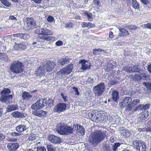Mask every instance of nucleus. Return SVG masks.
Instances as JSON below:
<instances>
[{"mask_svg":"<svg viewBox=\"0 0 151 151\" xmlns=\"http://www.w3.org/2000/svg\"><path fill=\"white\" fill-rule=\"evenodd\" d=\"M149 76V75H147L146 73L145 72L135 75V78L137 80H139L141 79L146 80Z\"/></svg>","mask_w":151,"mask_h":151,"instance_id":"a211bd4d","label":"nucleus"},{"mask_svg":"<svg viewBox=\"0 0 151 151\" xmlns=\"http://www.w3.org/2000/svg\"><path fill=\"white\" fill-rule=\"evenodd\" d=\"M59 64L61 65H64L65 64L64 58H60L58 61Z\"/></svg>","mask_w":151,"mask_h":151,"instance_id":"6e6d98bb","label":"nucleus"},{"mask_svg":"<svg viewBox=\"0 0 151 151\" xmlns=\"http://www.w3.org/2000/svg\"><path fill=\"white\" fill-rule=\"evenodd\" d=\"M64 58V62L65 63H65H67L70 62V59L69 58L67 57V58L65 57V58Z\"/></svg>","mask_w":151,"mask_h":151,"instance_id":"338daca9","label":"nucleus"},{"mask_svg":"<svg viewBox=\"0 0 151 151\" xmlns=\"http://www.w3.org/2000/svg\"><path fill=\"white\" fill-rule=\"evenodd\" d=\"M143 109L144 110L147 109H149L150 108V105L148 104H147L145 105H143Z\"/></svg>","mask_w":151,"mask_h":151,"instance_id":"69168bd1","label":"nucleus"},{"mask_svg":"<svg viewBox=\"0 0 151 151\" xmlns=\"http://www.w3.org/2000/svg\"><path fill=\"white\" fill-rule=\"evenodd\" d=\"M11 92L10 90L8 88H4L2 90L1 93V95H7L10 93Z\"/></svg>","mask_w":151,"mask_h":151,"instance_id":"473e14b6","label":"nucleus"},{"mask_svg":"<svg viewBox=\"0 0 151 151\" xmlns=\"http://www.w3.org/2000/svg\"><path fill=\"white\" fill-rule=\"evenodd\" d=\"M106 116L104 115L101 114V113H98L96 116L95 122L97 123L103 122L105 121Z\"/></svg>","mask_w":151,"mask_h":151,"instance_id":"aec40b11","label":"nucleus"},{"mask_svg":"<svg viewBox=\"0 0 151 151\" xmlns=\"http://www.w3.org/2000/svg\"><path fill=\"white\" fill-rule=\"evenodd\" d=\"M106 130L102 131L97 130L91 133L89 136L88 141L94 146H96L106 137Z\"/></svg>","mask_w":151,"mask_h":151,"instance_id":"f257e3e1","label":"nucleus"},{"mask_svg":"<svg viewBox=\"0 0 151 151\" xmlns=\"http://www.w3.org/2000/svg\"><path fill=\"white\" fill-rule=\"evenodd\" d=\"M1 3L5 6L8 7L11 4L6 0H0Z\"/></svg>","mask_w":151,"mask_h":151,"instance_id":"37998d69","label":"nucleus"},{"mask_svg":"<svg viewBox=\"0 0 151 151\" xmlns=\"http://www.w3.org/2000/svg\"><path fill=\"white\" fill-rule=\"evenodd\" d=\"M43 43L39 42H34L33 43V45L34 47H37V48L41 47L40 46H42Z\"/></svg>","mask_w":151,"mask_h":151,"instance_id":"c03bdc74","label":"nucleus"},{"mask_svg":"<svg viewBox=\"0 0 151 151\" xmlns=\"http://www.w3.org/2000/svg\"><path fill=\"white\" fill-rule=\"evenodd\" d=\"M18 108L17 104H12L9 105L7 108L6 111L8 112H10L12 111L17 110Z\"/></svg>","mask_w":151,"mask_h":151,"instance_id":"393cba45","label":"nucleus"},{"mask_svg":"<svg viewBox=\"0 0 151 151\" xmlns=\"http://www.w3.org/2000/svg\"><path fill=\"white\" fill-rule=\"evenodd\" d=\"M67 107V105L65 103H59L55 107L54 111L55 112L60 113L65 111Z\"/></svg>","mask_w":151,"mask_h":151,"instance_id":"9d476101","label":"nucleus"},{"mask_svg":"<svg viewBox=\"0 0 151 151\" xmlns=\"http://www.w3.org/2000/svg\"><path fill=\"white\" fill-rule=\"evenodd\" d=\"M73 68V64H70L64 68L61 69L60 71H58L57 73V74L59 76L60 75H65L69 74L72 71Z\"/></svg>","mask_w":151,"mask_h":151,"instance_id":"1a4fd4ad","label":"nucleus"},{"mask_svg":"<svg viewBox=\"0 0 151 151\" xmlns=\"http://www.w3.org/2000/svg\"><path fill=\"white\" fill-rule=\"evenodd\" d=\"M26 48V46L23 43H18L14 46V50H19L21 49L24 50Z\"/></svg>","mask_w":151,"mask_h":151,"instance_id":"b1692460","label":"nucleus"},{"mask_svg":"<svg viewBox=\"0 0 151 151\" xmlns=\"http://www.w3.org/2000/svg\"><path fill=\"white\" fill-rule=\"evenodd\" d=\"M13 36L15 37H18L21 39L27 40L30 37L29 35L27 33H19L15 34L13 35Z\"/></svg>","mask_w":151,"mask_h":151,"instance_id":"6ab92c4d","label":"nucleus"},{"mask_svg":"<svg viewBox=\"0 0 151 151\" xmlns=\"http://www.w3.org/2000/svg\"><path fill=\"white\" fill-rule=\"evenodd\" d=\"M36 151H47L46 148L44 147H39L37 148Z\"/></svg>","mask_w":151,"mask_h":151,"instance_id":"3c124183","label":"nucleus"},{"mask_svg":"<svg viewBox=\"0 0 151 151\" xmlns=\"http://www.w3.org/2000/svg\"><path fill=\"white\" fill-rule=\"evenodd\" d=\"M72 88L74 90V91L76 92L75 94L77 95H79V93L78 91V89L75 87Z\"/></svg>","mask_w":151,"mask_h":151,"instance_id":"13d9d810","label":"nucleus"},{"mask_svg":"<svg viewBox=\"0 0 151 151\" xmlns=\"http://www.w3.org/2000/svg\"><path fill=\"white\" fill-rule=\"evenodd\" d=\"M33 114L41 118L44 117L46 116L47 112L41 109H37L32 111Z\"/></svg>","mask_w":151,"mask_h":151,"instance_id":"ddd939ff","label":"nucleus"},{"mask_svg":"<svg viewBox=\"0 0 151 151\" xmlns=\"http://www.w3.org/2000/svg\"><path fill=\"white\" fill-rule=\"evenodd\" d=\"M5 135L1 133H0V142L4 141L5 138Z\"/></svg>","mask_w":151,"mask_h":151,"instance_id":"864d4df0","label":"nucleus"},{"mask_svg":"<svg viewBox=\"0 0 151 151\" xmlns=\"http://www.w3.org/2000/svg\"><path fill=\"white\" fill-rule=\"evenodd\" d=\"M123 134V135L127 137H128L130 136V134L129 132L127 130H124L122 131Z\"/></svg>","mask_w":151,"mask_h":151,"instance_id":"09e8293b","label":"nucleus"},{"mask_svg":"<svg viewBox=\"0 0 151 151\" xmlns=\"http://www.w3.org/2000/svg\"><path fill=\"white\" fill-rule=\"evenodd\" d=\"M111 99L114 101L117 102L119 99V92L116 91H113L111 94Z\"/></svg>","mask_w":151,"mask_h":151,"instance_id":"4be33fe9","label":"nucleus"},{"mask_svg":"<svg viewBox=\"0 0 151 151\" xmlns=\"http://www.w3.org/2000/svg\"><path fill=\"white\" fill-rule=\"evenodd\" d=\"M0 59L2 60L7 61L8 59V58L6 55L5 54H3L0 53Z\"/></svg>","mask_w":151,"mask_h":151,"instance_id":"58836bf2","label":"nucleus"},{"mask_svg":"<svg viewBox=\"0 0 151 151\" xmlns=\"http://www.w3.org/2000/svg\"><path fill=\"white\" fill-rule=\"evenodd\" d=\"M141 2L145 5H148L149 4V0H140Z\"/></svg>","mask_w":151,"mask_h":151,"instance_id":"052dcab7","label":"nucleus"},{"mask_svg":"<svg viewBox=\"0 0 151 151\" xmlns=\"http://www.w3.org/2000/svg\"><path fill=\"white\" fill-rule=\"evenodd\" d=\"M23 67L22 63L17 60L11 63L10 69L11 71L13 73H19L23 71Z\"/></svg>","mask_w":151,"mask_h":151,"instance_id":"7ed1b4c3","label":"nucleus"},{"mask_svg":"<svg viewBox=\"0 0 151 151\" xmlns=\"http://www.w3.org/2000/svg\"><path fill=\"white\" fill-rule=\"evenodd\" d=\"M32 96L29 92L24 91L22 94V98L24 100H29Z\"/></svg>","mask_w":151,"mask_h":151,"instance_id":"cd10ccee","label":"nucleus"},{"mask_svg":"<svg viewBox=\"0 0 151 151\" xmlns=\"http://www.w3.org/2000/svg\"><path fill=\"white\" fill-rule=\"evenodd\" d=\"M82 14L84 16L87 17L88 21H92V14L91 13L87 11L83 10L82 11Z\"/></svg>","mask_w":151,"mask_h":151,"instance_id":"a878e982","label":"nucleus"},{"mask_svg":"<svg viewBox=\"0 0 151 151\" xmlns=\"http://www.w3.org/2000/svg\"><path fill=\"white\" fill-rule=\"evenodd\" d=\"M103 149L104 151H110V147L107 144H105L103 145Z\"/></svg>","mask_w":151,"mask_h":151,"instance_id":"a19ab883","label":"nucleus"},{"mask_svg":"<svg viewBox=\"0 0 151 151\" xmlns=\"http://www.w3.org/2000/svg\"><path fill=\"white\" fill-rule=\"evenodd\" d=\"M74 26L73 24L71 22H69L66 23L65 26V28H73Z\"/></svg>","mask_w":151,"mask_h":151,"instance_id":"de8ad7c7","label":"nucleus"},{"mask_svg":"<svg viewBox=\"0 0 151 151\" xmlns=\"http://www.w3.org/2000/svg\"><path fill=\"white\" fill-rule=\"evenodd\" d=\"M55 64L49 61H45L36 70V74L37 76H44L47 72L51 71L54 68Z\"/></svg>","mask_w":151,"mask_h":151,"instance_id":"f03ea898","label":"nucleus"},{"mask_svg":"<svg viewBox=\"0 0 151 151\" xmlns=\"http://www.w3.org/2000/svg\"><path fill=\"white\" fill-rule=\"evenodd\" d=\"M79 63L81 64V69L83 70L89 69L91 66L89 62L86 61L84 60H81L79 62Z\"/></svg>","mask_w":151,"mask_h":151,"instance_id":"2eb2a0df","label":"nucleus"},{"mask_svg":"<svg viewBox=\"0 0 151 151\" xmlns=\"http://www.w3.org/2000/svg\"><path fill=\"white\" fill-rule=\"evenodd\" d=\"M35 33L39 35L40 38L46 40H48V38L45 35H51L53 34L51 31L46 28L36 29L35 31Z\"/></svg>","mask_w":151,"mask_h":151,"instance_id":"20e7f679","label":"nucleus"},{"mask_svg":"<svg viewBox=\"0 0 151 151\" xmlns=\"http://www.w3.org/2000/svg\"><path fill=\"white\" fill-rule=\"evenodd\" d=\"M121 143L119 142L115 143L114 145L113 146V150L114 151H116L117 149V148L121 145Z\"/></svg>","mask_w":151,"mask_h":151,"instance_id":"a18cd8bd","label":"nucleus"},{"mask_svg":"<svg viewBox=\"0 0 151 151\" xmlns=\"http://www.w3.org/2000/svg\"><path fill=\"white\" fill-rule=\"evenodd\" d=\"M76 132L78 134L83 135L84 134L85 129L82 126L79 125L78 131H77Z\"/></svg>","mask_w":151,"mask_h":151,"instance_id":"c756f323","label":"nucleus"},{"mask_svg":"<svg viewBox=\"0 0 151 151\" xmlns=\"http://www.w3.org/2000/svg\"><path fill=\"white\" fill-rule=\"evenodd\" d=\"M143 84L147 89L151 90V83L144 82Z\"/></svg>","mask_w":151,"mask_h":151,"instance_id":"79ce46f5","label":"nucleus"},{"mask_svg":"<svg viewBox=\"0 0 151 151\" xmlns=\"http://www.w3.org/2000/svg\"><path fill=\"white\" fill-rule=\"evenodd\" d=\"M19 147V144L16 142L9 143L8 144L7 148L10 151H15L17 150Z\"/></svg>","mask_w":151,"mask_h":151,"instance_id":"dca6fc26","label":"nucleus"},{"mask_svg":"<svg viewBox=\"0 0 151 151\" xmlns=\"http://www.w3.org/2000/svg\"><path fill=\"white\" fill-rule=\"evenodd\" d=\"M81 26L83 28L87 27L89 28L94 27L95 25L94 24H93L90 22H83L81 23Z\"/></svg>","mask_w":151,"mask_h":151,"instance_id":"bb28decb","label":"nucleus"},{"mask_svg":"<svg viewBox=\"0 0 151 151\" xmlns=\"http://www.w3.org/2000/svg\"><path fill=\"white\" fill-rule=\"evenodd\" d=\"M47 21L50 22H52L55 21L54 18L51 16H49L47 18Z\"/></svg>","mask_w":151,"mask_h":151,"instance_id":"603ef678","label":"nucleus"},{"mask_svg":"<svg viewBox=\"0 0 151 151\" xmlns=\"http://www.w3.org/2000/svg\"><path fill=\"white\" fill-rule=\"evenodd\" d=\"M105 89V86L104 83H100L93 87V92L96 96H100L104 91Z\"/></svg>","mask_w":151,"mask_h":151,"instance_id":"0eeeda50","label":"nucleus"},{"mask_svg":"<svg viewBox=\"0 0 151 151\" xmlns=\"http://www.w3.org/2000/svg\"><path fill=\"white\" fill-rule=\"evenodd\" d=\"M27 129L26 125L24 122H22L20 125H19L16 127V130L19 133H21L26 131Z\"/></svg>","mask_w":151,"mask_h":151,"instance_id":"f3484780","label":"nucleus"},{"mask_svg":"<svg viewBox=\"0 0 151 151\" xmlns=\"http://www.w3.org/2000/svg\"><path fill=\"white\" fill-rule=\"evenodd\" d=\"M132 100V99L130 97H125L123 98L121 102V104L122 107H129V105Z\"/></svg>","mask_w":151,"mask_h":151,"instance_id":"f8f14e48","label":"nucleus"},{"mask_svg":"<svg viewBox=\"0 0 151 151\" xmlns=\"http://www.w3.org/2000/svg\"><path fill=\"white\" fill-rule=\"evenodd\" d=\"M96 49H94L93 50V55H98L99 54V52L97 51H96Z\"/></svg>","mask_w":151,"mask_h":151,"instance_id":"774afa93","label":"nucleus"},{"mask_svg":"<svg viewBox=\"0 0 151 151\" xmlns=\"http://www.w3.org/2000/svg\"><path fill=\"white\" fill-rule=\"evenodd\" d=\"M133 110L135 111H137V110L139 111V110L141 111V110L142 111L144 110V109H143V105H139L137 107L134 108Z\"/></svg>","mask_w":151,"mask_h":151,"instance_id":"ea45409f","label":"nucleus"},{"mask_svg":"<svg viewBox=\"0 0 151 151\" xmlns=\"http://www.w3.org/2000/svg\"><path fill=\"white\" fill-rule=\"evenodd\" d=\"M63 42L60 40L58 41L55 43L56 45L57 46H61L63 45Z\"/></svg>","mask_w":151,"mask_h":151,"instance_id":"bf43d9fd","label":"nucleus"},{"mask_svg":"<svg viewBox=\"0 0 151 151\" xmlns=\"http://www.w3.org/2000/svg\"><path fill=\"white\" fill-rule=\"evenodd\" d=\"M47 139L50 142L55 144L59 143L61 139L60 137L53 134L48 135Z\"/></svg>","mask_w":151,"mask_h":151,"instance_id":"9b49d317","label":"nucleus"},{"mask_svg":"<svg viewBox=\"0 0 151 151\" xmlns=\"http://www.w3.org/2000/svg\"><path fill=\"white\" fill-rule=\"evenodd\" d=\"M132 145L133 147L137 150L140 145L139 141H138L137 140L134 141L132 142Z\"/></svg>","mask_w":151,"mask_h":151,"instance_id":"4c0bfd02","label":"nucleus"},{"mask_svg":"<svg viewBox=\"0 0 151 151\" xmlns=\"http://www.w3.org/2000/svg\"><path fill=\"white\" fill-rule=\"evenodd\" d=\"M60 95L64 100V101L66 102L67 101V96L66 95H65L63 93H61Z\"/></svg>","mask_w":151,"mask_h":151,"instance_id":"4d7b16f0","label":"nucleus"},{"mask_svg":"<svg viewBox=\"0 0 151 151\" xmlns=\"http://www.w3.org/2000/svg\"><path fill=\"white\" fill-rule=\"evenodd\" d=\"M148 113V112L147 111H145L144 112L143 111L140 114V118L143 120L146 119L147 117Z\"/></svg>","mask_w":151,"mask_h":151,"instance_id":"f704fd0d","label":"nucleus"},{"mask_svg":"<svg viewBox=\"0 0 151 151\" xmlns=\"http://www.w3.org/2000/svg\"><path fill=\"white\" fill-rule=\"evenodd\" d=\"M146 147L145 144L144 142H141L140 145L137 150L139 151H146Z\"/></svg>","mask_w":151,"mask_h":151,"instance_id":"7c9ffc66","label":"nucleus"},{"mask_svg":"<svg viewBox=\"0 0 151 151\" xmlns=\"http://www.w3.org/2000/svg\"><path fill=\"white\" fill-rule=\"evenodd\" d=\"M96 111H92L88 113V118L93 121H95L96 116L95 114Z\"/></svg>","mask_w":151,"mask_h":151,"instance_id":"c85d7f7f","label":"nucleus"},{"mask_svg":"<svg viewBox=\"0 0 151 151\" xmlns=\"http://www.w3.org/2000/svg\"><path fill=\"white\" fill-rule=\"evenodd\" d=\"M72 128L73 129V130L74 129H75V130L77 131L79 129V126H78V125L77 124L74 125L73 126V128Z\"/></svg>","mask_w":151,"mask_h":151,"instance_id":"e2e57ef3","label":"nucleus"},{"mask_svg":"<svg viewBox=\"0 0 151 151\" xmlns=\"http://www.w3.org/2000/svg\"><path fill=\"white\" fill-rule=\"evenodd\" d=\"M54 101L52 99H49L48 101V106L51 107L53 105Z\"/></svg>","mask_w":151,"mask_h":151,"instance_id":"8fccbe9b","label":"nucleus"},{"mask_svg":"<svg viewBox=\"0 0 151 151\" xmlns=\"http://www.w3.org/2000/svg\"><path fill=\"white\" fill-rule=\"evenodd\" d=\"M20 133L13 132L11 133V135L14 136H17L19 135Z\"/></svg>","mask_w":151,"mask_h":151,"instance_id":"0e129e2a","label":"nucleus"},{"mask_svg":"<svg viewBox=\"0 0 151 151\" xmlns=\"http://www.w3.org/2000/svg\"><path fill=\"white\" fill-rule=\"evenodd\" d=\"M48 151H55V147L51 144L49 143L46 146Z\"/></svg>","mask_w":151,"mask_h":151,"instance_id":"72a5a7b5","label":"nucleus"},{"mask_svg":"<svg viewBox=\"0 0 151 151\" xmlns=\"http://www.w3.org/2000/svg\"><path fill=\"white\" fill-rule=\"evenodd\" d=\"M36 27V22L33 18H26L24 26L23 27V29L25 30H31L35 28Z\"/></svg>","mask_w":151,"mask_h":151,"instance_id":"423d86ee","label":"nucleus"},{"mask_svg":"<svg viewBox=\"0 0 151 151\" xmlns=\"http://www.w3.org/2000/svg\"><path fill=\"white\" fill-rule=\"evenodd\" d=\"M142 26L144 28H148L151 29V23L143 24Z\"/></svg>","mask_w":151,"mask_h":151,"instance_id":"49530a36","label":"nucleus"},{"mask_svg":"<svg viewBox=\"0 0 151 151\" xmlns=\"http://www.w3.org/2000/svg\"><path fill=\"white\" fill-rule=\"evenodd\" d=\"M47 99L46 98H42L38 100L35 104L31 106V108L33 110L42 108L46 104Z\"/></svg>","mask_w":151,"mask_h":151,"instance_id":"6e6552de","label":"nucleus"},{"mask_svg":"<svg viewBox=\"0 0 151 151\" xmlns=\"http://www.w3.org/2000/svg\"><path fill=\"white\" fill-rule=\"evenodd\" d=\"M56 130L58 133L62 135L70 134L73 132L72 127L66 125L59 126Z\"/></svg>","mask_w":151,"mask_h":151,"instance_id":"39448f33","label":"nucleus"},{"mask_svg":"<svg viewBox=\"0 0 151 151\" xmlns=\"http://www.w3.org/2000/svg\"><path fill=\"white\" fill-rule=\"evenodd\" d=\"M36 136L34 135H30L29 138V140H33L36 139Z\"/></svg>","mask_w":151,"mask_h":151,"instance_id":"680f3d73","label":"nucleus"},{"mask_svg":"<svg viewBox=\"0 0 151 151\" xmlns=\"http://www.w3.org/2000/svg\"><path fill=\"white\" fill-rule=\"evenodd\" d=\"M131 5L135 9H137L139 6V4L136 0H132Z\"/></svg>","mask_w":151,"mask_h":151,"instance_id":"e433bc0d","label":"nucleus"},{"mask_svg":"<svg viewBox=\"0 0 151 151\" xmlns=\"http://www.w3.org/2000/svg\"><path fill=\"white\" fill-rule=\"evenodd\" d=\"M129 33L126 29L121 28L119 29V36L120 37H125L128 35Z\"/></svg>","mask_w":151,"mask_h":151,"instance_id":"5701e85b","label":"nucleus"},{"mask_svg":"<svg viewBox=\"0 0 151 151\" xmlns=\"http://www.w3.org/2000/svg\"><path fill=\"white\" fill-rule=\"evenodd\" d=\"M1 96L0 97V101L2 102L6 103L8 101V99L6 95H1Z\"/></svg>","mask_w":151,"mask_h":151,"instance_id":"c9c22d12","label":"nucleus"},{"mask_svg":"<svg viewBox=\"0 0 151 151\" xmlns=\"http://www.w3.org/2000/svg\"><path fill=\"white\" fill-rule=\"evenodd\" d=\"M140 100L138 99H134L132 102L129 104V107H127L126 109L128 111L131 110L132 108L136 106L137 104H139L140 103Z\"/></svg>","mask_w":151,"mask_h":151,"instance_id":"412c9836","label":"nucleus"},{"mask_svg":"<svg viewBox=\"0 0 151 151\" xmlns=\"http://www.w3.org/2000/svg\"><path fill=\"white\" fill-rule=\"evenodd\" d=\"M12 116L15 118H24L27 116V114L24 113H21L19 111H15L12 113Z\"/></svg>","mask_w":151,"mask_h":151,"instance_id":"4468645a","label":"nucleus"},{"mask_svg":"<svg viewBox=\"0 0 151 151\" xmlns=\"http://www.w3.org/2000/svg\"><path fill=\"white\" fill-rule=\"evenodd\" d=\"M10 20L16 21L17 20V19L16 17L15 16L11 15L9 17V20Z\"/></svg>","mask_w":151,"mask_h":151,"instance_id":"5fc2aeb1","label":"nucleus"},{"mask_svg":"<svg viewBox=\"0 0 151 151\" xmlns=\"http://www.w3.org/2000/svg\"><path fill=\"white\" fill-rule=\"evenodd\" d=\"M126 71L130 73L137 72L138 71V69H133L132 65L130 67L127 66L126 68Z\"/></svg>","mask_w":151,"mask_h":151,"instance_id":"2f4dec72","label":"nucleus"}]
</instances>
